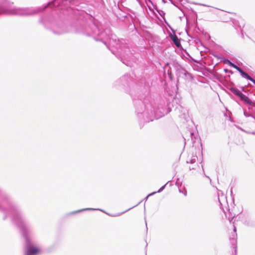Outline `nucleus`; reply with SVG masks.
<instances>
[{
    "instance_id": "1",
    "label": "nucleus",
    "mask_w": 255,
    "mask_h": 255,
    "mask_svg": "<svg viewBox=\"0 0 255 255\" xmlns=\"http://www.w3.org/2000/svg\"><path fill=\"white\" fill-rule=\"evenodd\" d=\"M39 253L40 249L38 247L29 245L26 249V255H35Z\"/></svg>"
},
{
    "instance_id": "2",
    "label": "nucleus",
    "mask_w": 255,
    "mask_h": 255,
    "mask_svg": "<svg viewBox=\"0 0 255 255\" xmlns=\"http://www.w3.org/2000/svg\"><path fill=\"white\" fill-rule=\"evenodd\" d=\"M241 100L243 101L245 103L250 105L255 106V102H253L247 96L243 93L239 97Z\"/></svg>"
},
{
    "instance_id": "3",
    "label": "nucleus",
    "mask_w": 255,
    "mask_h": 255,
    "mask_svg": "<svg viewBox=\"0 0 255 255\" xmlns=\"http://www.w3.org/2000/svg\"><path fill=\"white\" fill-rule=\"evenodd\" d=\"M238 71L243 76L250 80L255 84V80L253 79L251 76H250L247 73L245 72L242 69L240 68Z\"/></svg>"
},
{
    "instance_id": "4",
    "label": "nucleus",
    "mask_w": 255,
    "mask_h": 255,
    "mask_svg": "<svg viewBox=\"0 0 255 255\" xmlns=\"http://www.w3.org/2000/svg\"><path fill=\"white\" fill-rule=\"evenodd\" d=\"M170 38L177 47H179L181 46L180 40L176 35H171Z\"/></svg>"
},
{
    "instance_id": "5",
    "label": "nucleus",
    "mask_w": 255,
    "mask_h": 255,
    "mask_svg": "<svg viewBox=\"0 0 255 255\" xmlns=\"http://www.w3.org/2000/svg\"><path fill=\"white\" fill-rule=\"evenodd\" d=\"M225 63L227 64H228L231 67L234 68L235 69H236L237 70H238V69L240 68V67H238L237 66L235 65L234 63H232L229 60H227Z\"/></svg>"
},
{
    "instance_id": "6",
    "label": "nucleus",
    "mask_w": 255,
    "mask_h": 255,
    "mask_svg": "<svg viewBox=\"0 0 255 255\" xmlns=\"http://www.w3.org/2000/svg\"><path fill=\"white\" fill-rule=\"evenodd\" d=\"M233 93H234L235 95H237V96H239V97H240V95L242 94V93H241V92L239 90H235V89H234V90H233Z\"/></svg>"
}]
</instances>
